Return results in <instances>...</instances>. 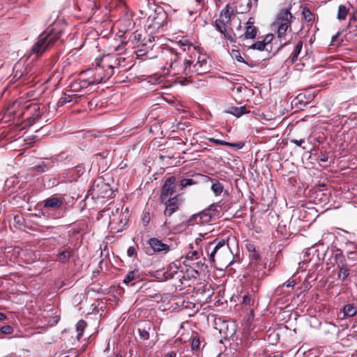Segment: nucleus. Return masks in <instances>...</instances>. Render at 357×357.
Returning <instances> with one entry per match:
<instances>
[{"mask_svg": "<svg viewBox=\"0 0 357 357\" xmlns=\"http://www.w3.org/2000/svg\"><path fill=\"white\" fill-rule=\"evenodd\" d=\"M206 251L211 262L226 267L233 264L234 255L228 240L215 238L206 246Z\"/></svg>", "mask_w": 357, "mask_h": 357, "instance_id": "f03ea898", "label": "nucleus"}, {"mask_svg": "<svg viewBox=\"0 0 357 357\" xmlns=\"http://www.w3.org/2000/svg\"><path fill=\"white\" fill-rule=\"evenodd\" d=\"M200 343V340L198 336L193 337L191 342L192 350L197 351L199 349Z\"/></svg>", "mask_w": 357, "mask_h": 357, "instance_id": "79ce46f5", "label": "nucleus"}, {"mask_svg": "<svg viewBox=\"0 0 357 357\" xmlns=\"http://www.w3.org/2000/svg\"><path fill=\"white\" fill-rule=\"evenodd\" d=\"M250 48L251 49H254V50H259V51H266L267 52V48L265 46V44L264 43H263V41H257L255 42V43L252 44L250 46Z\"/></svg>", "mask_w": 357, "mask_h": 357, "instance_id": "58836bf2", "label": "nucleus"}, {"mask_svg": "<svg viewBox=\"0 0 357 357\" xmlns=\"http://www.w3.org/2000/svg\"><path fill=\"white\" fill-rule=\"evenodd\" d=\"M40 107L36 102H30L24 107L23 114L30 123H33L40 116Z\"/></svg>", "mask_w": 357, "mask_h": 357, "instance_id": "ddd939ff", "label": "nucleus"}, {"mask_svg": "<svg viewBox=\"0 0 357 357\" xmlns=\"http://www.w3.org/2000/svg\"><path fill=\"white\" fill-rule=\"evenodd\" d=\"M142 34L137 31L133 32L130 36L129 41L137 47L146 45V43L142 39Z\"/></svg>", "mask_w": 357, "mask_h": 357, "instance_id": "a878e982", "label": "nucleus"}, {"mask_svg": "<svg viewBox=\"0 0 357 357\" xmlns=\"http://www.w3.org/2000/svg\"><path fill=\"white\" fill-rule=\"evenodd\" d=\"M218 210L214 205H211L208 208L205 209L200 213L192 215L188 220L189 225H204L213 220L215 216L218 215Z\"/></svg>", "mask_w": 357, "mask_h": 357, "instance_id": "423d86ee", "label": "nucleus"}, {"mask_svg": "<svg viewBox=\"0 0 357 357\" xmlns=\"http://www.w3.org/2000/svg\"><path fill=\"white\" fill-rule=\"evenodd\" d=\"M91 85L90 81L88 77L82 78L79 77L73 80L69 85L70 89L68 91L70 92H79L82 89L87 88L89 86Z\"/></svg>", "mask_w": 357, "mask_h": 357, "instance_id": "f3484780", "label": "nucleus"}, {"mask_svg": "<svg viewBox=\"0 0 357 357\" xmlns=\"http://www.w3.org/2000/svg\"><path fill=\"white\" fill-rule=\"evenodd\" d=\"M174 273L176 274V273H177V271H174V272H173V273L170 272V271H167V272H165V279H166V280H167V279H169V278H173V276H174Z\"/></svg>", "mask_w": 357, "mask_h": 357, "instance_id": "4d7b16f0", "label": "nucleus"}, {"mask_svg": "<svg viewBox=\"0 0 357 357\" xmlns=\"http://www.w3.org/2000/svg\"><path fill=\"white\" fill-rule=\"evenodd\" d=\"M86 326H87L86 322L83 319L79 320L77 323L76 331H77V334L76 338L77 340H79L81 339Z\"/></svg>", "mask_w": 357, "mask_h": 357, "instance_id": "7c9ffc66", "label": "nucleus"}, {"mask_svg": "<svg viewBox=\"0 0 357 357\" xmlns=\"http://www.w3.org/2000/svg\"><path fill=\"white\" fill-rule=\"evenodd\" d=\"M273 38H274V36L273 34H267L264 37V40H262L263 43H264L265 46L267 48V52L268 53L272 52L273 55H274L273 53H274V50H275V49H274V50L273 49V45L271 43L272 40H273Z\"/></svg>", "mask_w": 357, "mask_h": 357, "instance_id": "2f4dec72", "label": "nucleus"}, {"mask_svg": "<svg viewBox=\"0 0 357 357\" xmlns=\"http://www.w3.org/2000/svg\"><path fill=\"white\" fill-rule=\"evenodd\" d=\"M302 15H303V19L306 22H311L314 21V16L311 13V11L310 10V9L307 7L303 8V9L302 10Z\"/></svg>", "mask_w": 357, "mask_h": 357, "instance_id": "c9c22d12", "label": "nucleus"}, {"mask_svg": "<svg viewBox=\"0 0 357 357\" xmlns=\"http://www.w3.org/2000/svg\"><path fill=\"white\" fill-rule=\"evenodd\" d=\"M340 32H337L335 36L332 37L331 39V45H336V44H340L341 41H337L338 36H340Z\"/></svg>", "mask_w": 357, "mask_h": 357, "instance_id": "603ef678", "label": "nucleus"}, {"mask_svg": "<svg viewBox=\"0 0 357 357\" xmlns=\"http://www.w3.org/2000/svg\"><path fill=\"white\" fill-rule=\"evenodd\" d=\"M6 319V316L5 314L0 312V321H3Z\"/></svg>", "mask_w": 357, "mask_h": 357, "instance_id": "052dcab7", "label": "nucleus"}, {"mask_svg": "<svg viewBox=\"0 0 357 357\" xmlns=\"http://www.w3.org/2000/svg\"><path fill=\"white\" fill-rule=\"evenodd\" d=\"M334 260L337 268L348 266L346 258L340 250H337L336 253H335Z\"/></svg>", "mask_w": 357, "mask_h": 357, "instance_id": "393cba45", "label": "nucleus"}, {"mask_svg": "<svg viewBox=\"0 0 357 357\" xmlns=\"http://www.w3.org/2000/svg\"><path fill=\"white\" fill-rule=\"evenodd\" d=\"M234 11L230 7V4L228 3L226 6L222 10L220 17L225 20L226 22H231V15H233Z\"/></svg>", "mask_w": 357, "mask_h": 357, "instance_id": "cd10ccee", "label": "nucleus"}, {"mask_svg": "<svg viewBox=\"0 0 357 357\" xmlns=\"http://www.w3.org/2000/svg\"><path fill=\"white\" fill-rule=\"evenodd\" d=\"M178 45L183 50V51H190L191 48L195 50V47L188 40L183 39L178 42Z\"/></svg>", "mask_w": 357, "mask_h": 357, "instance_id": "4c0bfd02", "label": "nucleus"}, {"mask_svg": "<svg viewBox=\"0 0 357 357\" xmlns=\"http://www.w3.org/2000/svg\"><path fill=\"white\" fill-rule=\"evenodd\" d=\"M208 179L212 183L211 190L213 191L214 195L215 196L220 195L224 189L223 185L215 178H208Z\"/></svg>", "mask_w": 357, "mask_h": 357, "instance_id": "bb28decb", "label": "nucleus"}, {"mask_svg": "<svg viewBox=\"0 0 357 357\" xmlns=\"http://www.w3.org/2000/svg\"><path fill=\"white\" fill-rule=\"evenodd\" d=\"M195 1L197 3L196 8H195V12H197L204 8V0H195Z\"/></svg>", "mask_w": 357, "mask_h": 357, "instance_id": "8fccbe9b", "label": "nucleus"}, {"mask_svg": "<svg viewBox=\"0 0 357 357\" xmlns=\"http://www.w3.org/2000/svg\"><path fill=\"white\" fill-rule=\"evenodd\" d=\"M176 354L174 351H171L167 354L166 357H176Z\"/></svg>", "mask_w": 357, "mask_h": 357, "instance_id": "bf43d9fd", "label": "nucleus"}, {"mask_svg": "<svg viewBox=\"0 0 357 357\" xmlns=\"http://www.w3.org/2000/svg\"><path fill=\"white\" fill-rule=\"evenodd\" d=\"M347 259L351 262H354L357 261V252H348L347 255Z\"/></svg>", "mask_w": 357, "mask_h": 357, "instance_id": "de8ad7c7", "label": "nucleus"}, {"mask_svg": "<svg viewBox=\"0 0 357 357\" xmlns=\"http://www.w3.org/2000/svg\"><path fill=\"white\" fill-rule=\"evenodd\" d=\"M64 202L63 197H57L54 196L50 197L43 200L40 204L46 210H56L60 208Z\"/></svg>", "mask_w": 357, "mask_h": 357, "instance_id": "2eb2a0df", "label": "nucleus"}, {"mask_svg": "<svg viewBox=\"0 0 357 357\" xmlns=\"http://www.w3.org/2000/svg\"><path fill=\"white\" fill-rule=\"evenodd\" d=\"M349 9L344 5H340L338 7L337 19L344 20L346 19Z\"/></svg>", "mask_w": 357, "mask_h": 357, "instance_id": "e433bc0d", "label": "nucleus"}, {"mask_svg": "<svg viewBox=\"0 0 357 357\" xmlns=\"http://www.w3.org/2000/svg\"><path fill=\"white\" fill-rule=\"evenodd\" d=\"M165 205L164 215L167 218L170 217L174 212L178 210L179 206L183 203V198L180 195H174L173 197L166 199H160Z\"/></svg>", "mask_w": 357, "mask_h": 357, "instance_id": "1a4fd4ad", "label": "nucleus"}, {"mask_svg": "<svg viewBox=\"0 0 357 357\" xmlns=\"http://www.w3.org/2000/svg\"><path fill=\"white\" fill-rule=\"evenodd\" d=\"M136 254H137V252H136V249L135 247L130 246L128 248V249L127 250V255L128 257H132L136 255Z\"/></svg>", "mask_w": 357, "mask_h": 357, "instance_id": "3c124183", "label": "nucleus"}, {"mask_svg": "<svg viewBox=\"0 0 357 357\" xmlns=\"http://www.w3.org/2000/svg\"><path fill=\"white\" fill-rule=\"evenodd\" d=\"M230 22H226L224 19L220 17L215 21V28L224 35L225 38L230 43L234 42V40L231 33L227 32L226 26Z\"/></svg>", "mask_w": 357, "mask_h": 357, "instance_id": "a211bd4d", "label": "nucleus"}, {"mask_svg": "<svg viewBox=\"0 0 357 357\" xmlns=\"http://www.w3.org/2000/svg\"><path fill=\"white\" fill-rule=\"evenodd\" d=\"M150 220H151V218H150L149 213V212H144L142 215V218H141V220H142V224L144 226H146L149 223Z\"/></svg>", "mask_w": 357, "mask_h": 357, "instance_id": "c03bdc74", "label": "nucleus"}, {"mask_svg": "<svg viewBox=\"0 0 357 357\" xmlns=\"http://www.w3.org/2000/svg\"><path fill=\"white\" fill-rule=\"evenodd\" d=\"M225 112L239 118L243 114L250 113V111L248 110L245 106H242L239 107H231L227 110H226Z\"/></svg>", "mask_w": 357, "mask_h": 357, "instance_id": "b1692460", "label": "nucleus"}, {"mask_svg": "<svg viewBox=\"0 0 357 357\" xmlns=\"http://www.w3.org/2000/svg\"><path fill=\"white\" fill-rule=\"evenodd\" d=\"M86 73L90 75L88 77V79L91 85L105 82L114 75V72L112 70H107L100 61L98 62L97 66L95 68L89 69Z\"/></svg>", "mask_w": 357, "mask_h": 357, "instance_id": "39448f33", "label": "nucleus"}, {"mask_svg": "<svg viewBox=\"0 0 357 357\" xmlns=\"http://www.w3.org/2000/svg\"><path fill=\"white\" fill-rule=\"evenodd\" d=\"M138 332L141 339L146 340L149 338V333L145 328H139Z\"/></svg>", "mask_w": 357, "mask_h": 357, "instance_id": "a18cd8bd", "label": "nucleus"}, {"mask_svg": "<svg viewBox=\"0 0 357 357\" xmlns=\"http://www.w3.org/2000/svg\"><path fill=\"white\" fill-rule=\"evenodd\" d=\"M177 181L175 176H172L167 178L161 188L160 199H166L173 197L176 192Z\"/></svg>", "mask_w": 357, "mask_h": 357, "instance_id": "9b49d317", "label": "nucleus"}, {"mask_svg": "<svg viewBox=\"0 0 357 357\" xmlns=\"http://www.w3.org/2000/svg\"><path fill=\"white\" fill-rule=\"evenodd\" d=\"M339 271L337 273V278L338 280L344 282L349 275L350 270L349 267H342L338 268Z\"/></svg>", "mask_w": 357, "mask_h": 357, "instance_id": "473e14b6", "label": "nucleus"}, {"mask_svg": "<svg viewBox=\"0 0 357 357\" xmlns=\"http://www.w3.org/2000/svg\"><path fill=\"white\" fill-rule=\"evenodd\" d=\"M167 20L168 15L165 11H155L148 18V30H150L151 33L159 30L160 28H162L165 24H167Z\"/></svg>", "mask_w": 357, "mask_h": 357, "instance_id": "0eeeda50", "label": "nucleus"}, {"mask_svg": "<svg viewBox=\"0 0 357 357\" xmlns=\"http://www.w3.org/2000/svg\"><path fill=\"white\" fill-rule=\"evenodd\" d=\"M125 61V58L117 54H108L100 58L99 61L107 70H112L114 73V69L120 67L121 61Z\"/></svg>", "mask_w": 357, "mask_h": 357, "instance_id": "9d476101", "label": "nucleus"}, {"mask_svg": "<svg viewBox=\"0 0 357 357\" xmlns=\"http://www.w3.org/2000/svg\"><path fill=\"white\" fill-rule=\"evenodd\" d=\"M252 18H250L248 20V22L246 23L247 26H248V25H253L254 22H252Z\"/></svg>", "mask_w": 357, "mask_h": 357, "instance_id": "e2e57ef3", "label": "nucleus"}, {"mask_svg": "<svg viewBox=\"0 0 357 357\" xmlns=\"http://www.w3.org/2000/svg\"><path fill=\"white\" fill-rule=\"evenodd\" d=\"M91 195L96 198H105L111 197L114 192L110 185L102 180L96 181L90 189Z\"/></svg>", "mask_w": 357, "mask_h": 357, "instance_id": "6e6552de", "label": "nucleus"}, {"mask_svg": "<svg viewBox=\"0 0 357 357\" xmlns=\"http://www.w3.org/2000/svg\"><path fill=\"white\" fill-rule=\"evenodd\" d=\"M4 357H17L16 355L15 354H10L8 356H6Z\"/></svg>", "mask_w": 357, "mask_h": 357, "instance_id": "69168bd1", "label": "nucleus"}, {"mask_svg": "<svg viewBox=\"0 0 357 357\" xmlns=\"http://www.w3.org/2000/svg\"><path fill=\"white\" fill-rule=\"evenodd\" d=\"M192 63H193V60H192V59H185L184 61L185 68L183 69V73L185 74V76L190 77L191 74L194 73V72L192 70Z\"/></svg>", "mask_w": 357, "mask_h": 357, "instance_id": "f704fd0d", "label": "nucleus"}, {"mask_svg": "<svg viewBox=\"0 0 357 357\" xmlns=\"http://www.w3.org/2000/svg\"><path fill=\"white\" fill-rule=\"evenodd\" d=\"M314 98V96L313 94L309 93L306 95L305 93H300L296 97L298 104L300 105L298 107L302 109L303 107H305L307 104L310 103Z\"/></svg>", "mask_w": 357, "mask_h": 357, "instance_id": "5701e85b", "label": "nucleus"}, {"mask_svg": "<svg viewBox=\"0 0 357 357\" xmlns=\"http://www.w3.org/2000/svg\"><path fill=\"white\" fill-rule=\"evenodd\" d=\"M196 182L192 178H183L180 181L181 188L195 185Z\"/></svg>", "mask_w": 357, "mask_h": 357, "instance_id": "a19ab883", "label": "nucleus"}, {"mask_svg": "<svg viewBox=\"0 0 357 357\" xmlns=\"http://www.w3.org/2000/svg\"><path fill=\"white\" fill-rule=\"evenodd\" d=\"M13 78L22 84H28L34 81L36 78L35 71L33 67L29 65L24 66L17 63L15 65L13 68Z\"/></svg>", "mask_w": 357, "mask_h": 357, "instance_id": "20e7f679", "label": "nucleus"}, {"mask_svg": "<svg viewBox=\"0 0 357 357\" xmlns=\"http://www.w3.org/2000/svg\"><path fill=\"white\" fill-rule=\"evenodd\" d=\"M303 48V41L299 40L295 45L293 52L290 54L289 57L287 59L288 63L293 64L298 60V56L300 54Z\"/></svg>", "mask_w": 357, "mask_h": 357, "instance_id": "412c9836", "label": "nucleus"}, {"mask_svg": "<svg viewBox=\"0 0 357 357\" xmlns=\"http://www.w3.org/2000/svg\"><path fill=\"white\" fill-rule=\"evenodd\" d=\"M168 53L167 64H169L170 69L175 71V74L178 73L179 70L181 69V66H180L181 53H178L174 48L169 49Z\"/></svg>", "mask_w": 357, "mask_h": 357, "instance_id": "4468645a", "label": "nucleus"}, {"mask_svg": "<svg viewBox=\"0 0 357 357\" xmlns=\"http://www.w3.org/2000/svg\"><path fill=\"white\" fill-rule=\"evenodd\" d=\"M351 20H354V21L356 20L354 15H353L352 17H350V21H351Z\"/></svg>", "mask_w": 357, "mask_h": 357, "instance_id": "338daca9", "label": "nucleus"}, {"mask_svg": "<svg viewBox=\"0 0 357 357\" xmlns=\"http://www.w3.org/2000/svg\"><path fill=\"white\" fill-rule=\"evenodd\" d=\"M74 251L70 248L65 249L60 252L56 256L57 259L56 261H59L61 264H67L71 257L73 256Z\"/></svg>", "mask_w": 357, "mask_h": 357, "instance_id": "6ab92c4d", "label": "nucleus"}, {"mask_svg": "<svg viewBox=\"0 0 357 357\" xmlns=\"http://www.w3.org/2000/svg\"><path fill=\"white\" fill-rule=\"evenodd\" d=\"M153 40H154V37H153V36H152V37H151V36H149V38H148V41H149L150 43H152V41H153Z\"/></svg>", "mask_w": 357, "mask_h": 357, "instance_id": "0e129e2a", "label": "nucleus"}, {"mask_svg": "<svg viewBox=\"0 0 357 357\" xmlns=\"http://www.w3.org/2000/svg\"><path fill=\"white\" fill-rule=\"evenodd\" d=\"M66 24L62 20H55L43 32H42L38 40L33 44L30 54L36 55V57L41 56L45 51L54 46L66 32Z\"/></svg>", "mask_w": 357, "mask_h": 357, "instance_id": "f257e3e1", "label": "nucleus"}, {"mask_svg": "<svg viewBox=\"0 0 357 357\" xmlns=\"http://www.w3.org/2000/svg\"><path fill=\"white\" fill-rule=\"evenodd\" d=\"M342 312L346 317H352L357 313L356 307L354 304L348 303L343 307Z\"/></svg>", "mask_w": 357, "mask_h": 357, "instance_id": "c756f323", "label": "nucleus"}, {"mask_svg": "<svg viewBox=\"0 0 357 357\" xmlns=\"http://www.w3.org/2000/svg\"><path fill=\"white\" fill-rule=\"evenodd\" d=\"M320 160L321 162H326L328 160V157L326 156V155H323L321 158H320Z\"/></svg>", "mask_w": 357, "mask_h": 357, "instance_id": "680f3d73", "label": "nucleus"}, {"mask_svg": "<svg viewBox=\"0 0 357 357\" xmlns=\"http://www.w3.org/2000/svg\"><path fill=\"white\" fill-rule=\"evenodd\" d=\"M199 253L198 251L194 250L192 252H189L187 254V259L190 260L197 259L199 258Z\"/></svg>", "mask_w": 357, "mask_h": 357, "instance_id": "49530a36", "label": "nucleus"}, {"mask_svg": "<svg viewBox=\"0 0 357 357\" xmlns=\"http://www.w3.org/2000/svg\"><path fill=\"white\" fill-rule=\"evenodd\" d=\"M291 143L292 144H296V146H301V144L303 143H304L305 140L303 139H292L290 140Z\"/></svg>", "mask_w": 357, "mask_h": 357, "instance_id": "5fc2aeb1", "label": "nucleus"}, {"mask_svg": "<svg viewBox=\"0 0 357 357\" xmlns=\"http://www.w3.org/2000/svg\"><path fill=\"white\" fill-rule=\"evenodd\" d=\"M233 56L236 58V59L238 61L242 62V63H245V61H244V59L241 55L239 51H238V50L233 51Z\"/></svg>", "mask_w": 357, "mask_h": 357, "instance_id": "09e8293b", "label": "nucleus"}, {"mask_svg": "<svg viewBox=\"0 0 357 357\" xmlns=\"http://www.w3.org/2000/svg\"><path fill=\"white\" fill-rule=\"evenodd\" d=\"M50 162H47V163L43 162L42 164L34 167L33 169L36 171H37L38 172L42 173L50 168Z\"/></svg>", "mask_w": 357, "mask_h": 357, "instance_id": "ea45409f", "label": "nucleus"}, {"mask_svg": "<svg viewBox=\"0 0 357 357\" xmlns=\"http://www.w3.org/2000/svg\"><path fill=\"white\" fill-rule=\"evenodd\" d=\"M197 61H193L192 71L197 75H204L210 70V65L208 64V57L205 54H202L199 52Z\"/></svg>", "mask_w": 357, "mask_h": 357, "instance_id": "f8f14e48", "label": "nucleus"}, {"mask_svg": "<svg viewBox=\"0 0 357 357\" xmlns=\"http://www.w3.org/2000/svg\"><path fill=\"white\" fill-rule=\"evenodd\" d=\"M14 221L16 224L21 225L22 224V218L20 215H15L14 217Z\"/></svg>", "mask_w": 357, "mask_h": 357, "instance_id": "13d9d810", "label": "nucleus"}, {"mask_svg": "<svg viewBox=\"0 0 357 357\" xmlns=\"http://www.w3.org/2000/svg\"><path fill=\"white\" fill-rule=\"evenodd\" d=\"M148 243L155 252H164L167 253L170 250V245L158 238H151Z\"/></svg>", "mask_w": 357, "mask_h": 357, "instance_id": "dca6fc26", "label": "nucleus"}, {"mask_svg": "<svg viewBox=\"0 0 357 357\" xmlns=\"http://www.w3.org/2000/svg\"><path fill=\"white\" fill-rule=\"evenodd\" d=\"M139 275H138V271L134 270L132 271L128 272L126 275L125 276L123 279V282L126 284L130 283L132 281L135 280L136 279H138Z\"/></svg>", "mask_w": 357, "mask_h": 357, "instance_id": "72a5a7b5", "label": "nucleus"}, {"mask_svg": "<svg viewBox=\"0 0 357 357\" xmlns=\"http://www.w3.org/2000/svg\"><path fill=\"white\" fill-rule=\"evenodd\" d=\"M252 301V298L249 295H245L243 298V303L245 305H250Z\"/></svg>", "mask_w": 357, "mask_h": 357, "instance_id": "864d4df0", "label": "nucleus"}, {"mask_svg": "<svg viewBox=\"0 0 357 357\" xmlns=\"http://www.w3.org/2000/svg\"><path fill=\"white\" fill-rule=\"evenodd\" d=\"M79 96L76 94H69L67 93H64L63 96L60 98L57 102L58 107H62L66 103L70 102H77V98Z\"/></svg>", "mask_w": 357, "mask_h": 357, "instance_id": "4be33fe9", "label": "nucleus"}, {"mask_svg": "<svg viewBox=\"0 0 357 357\" xmlns=\"http://www.w3.org/2000/svg\"><path fill=\"white\" fill-rule=\"evenodd\" d=\"M295 285V281L294 280H289L285 283L282 284V286H286L287 287H292Z\"/></svg>", "mask_w": 357, "mask_h": 357, "instance_id": "6e6d98bb", "label": "nucleus"}, {"mask_svg": "<svg viewBox=\"0 0 357 357\" xmlns=\"http://www.w3.org/2000/svg\"><path fill=\"white\" fill-rule=\"evenodd\" d=\"M0 331L3 334L10 335L14 332V328L10 325H5L0 328Z\"/></svg>", "mask_w": 357, "mask_h": 357, "instance_id": "37998d69", "label": "nucleus"}, {"mask_svg": "<svg viewBox=\"0 0 357 357\" xmlns=\"http://www.w3.org/2000/svg\"><path fill=\"white\" fill-rule=\"evenodd\" d=\"M208 142H210L215 145L227 146L234 148L235 149H241L245 145V144L241 142H239L238 143H230V142H227L226 141L217 139L215 138H208Z\"/></svg>", "mask_w": 357, "mask_h": 357, "instance_id": "aec40b11", "label": "nucleus"}, {"mask_svg": "<svg viewBox=\"0 0 357 357\" xmlns=\"http://www.w3.org/2000/svg\"><path fill=\"white\" fill-rule=\"evenodd\" d=\"M257 33V28L253 25H248L245 27V31L243 36H241L240 38L244 37L245 39H254Z\"/></svg>", "mask_w": 357, "mask_h": 357, "instance_id": "c85d7f7f", "label": "nucleus"}, {"mask_svg": "<svg viewBox=\"0 0 357 357\" xmlns=\"http://www.w3.org/2000/svg\"><path fill=\"white\" fill-rule=\"evenodd\" d=\"M115 357H122V356L120 354H116Z\"/></svg>", "mask_w": 357, "mask_h": 357, "instance_id": "774afa93", "label": "nucleus"}, {"mask_svg": "<svg viewBox=\"0 0 357 357\" xmlns=\"http://www.w3.org/2000/svg\"><path fill=\"white\" fill-rule=\"evenodd\" d=\"M293 16L288 9H282L278 13L274 22L277 26V37L280 40V45L275 48L273 54H275L281 48L290 43V40H286L287 32L291 31V24Z\"/></svg>", "mask_w": 357, "mask_h": 357, "instance_id": "7ed1b4c3", "label": "nucleus"}]
</instances>
